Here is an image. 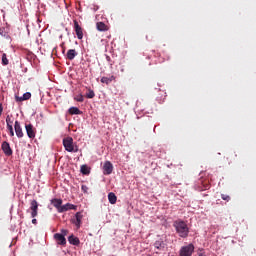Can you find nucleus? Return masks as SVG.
Returning a JSON list of instances; mask_svg holds the SVG:
<instances>
[{
    "label": "nucleus",
    "mask_w": 256,
    "mask_h": 256,
    "mask_svg": "<svg viewBox=\"0 0 256 256\" xmlns=\"http://www.w3.org/2000/svg\"><path fill=\"white\" fill-rule=\"evenodd\" d=\"M81 189H82L83 193H88V191H89V187H87V185H85V184H82Z\"/></svg>",
    "instance_id": "30"
},
{
    "label": "nucleus",
    "mask_w": 256,
    "mask_h": 256,
    "mask_svg": "<svg viewBox=\"0 0 256 256\" xmlns=\"http://www.w3.org/2000/svg\"><path fill=\"white\" fill-rule=\"evenodd\" d=\"M77 55V50L69 49L66 54V59H68V61H73V59H75Z\"/></svg>",
    "instance_id": "13"
},
{
    "label": "nucleus",
    "mask_w": 256,
    "mask_h": 256,
    "mask_svg": "<svg viewBox=\"0 0 256 256\" xmlns=\"http://www.w3.org/2000/svg\"><path fill=\"white\" fill-rule=\"evenodd\" d=\"M7 130L9 131L10 137H15V131H13V125H6Z\"/></svg>",
    "instance_id": "24"
},
{
    "label": "nucleus",
    "mask_w": 256,
    "mask_h": 256,
    "mask_svg": "<svg viewBox=\"0 0 256 256\" xmlns=\"http://www.w3.org/2000/svg\"><path fill=\"white\" fill-rule=\"evenodd\" d=\"M96 27L98 31H107V25H105L103 22H98Z\"/></svg>",
    "instance_id": "21"
},
{
    "label": "nucleus",
    "mask_w": 256,
    "mask_h": 256,
    "mask_svg": "<svg viewBox=\"0 0 256 256\" xmlns=\"http://www.w3.org/2000/svg\"><path fill=\"white\" fill-rule=\"evenodd\" d=\"M3 115V104L0 103V116Z\"/></svg>",
    "instance_id": "32"
},
{
    "label": "nucleus",
    "mask_w": 256,
    "mask_h": 256,
    "mask_svg": "<svg viewBox=\"0 0 256 256\" xmlns=\"http://www.w3.org/2000/svg\"><path fill=\"white\" fill-rule=\"evenodd\" d=\"M77 211V206L71 204V203H67L65 205H62V208H60V213H65V211Z\"/></svg>",
    "instance_id": "12"
},
{
    "label": "nucleus",
    "mask_w": 256,
    "mask_h": 256,
    "mask_svg": "<svg viewBox=\"0 0 256 256\" xmlns=\"http://www.w3.org/2000/svg\"><path fill=\"white\" fill-rule=\"evenodd\" d=\"M64 149L68 151V153H77V149L75 150V146H73V138L67 137L63 139Z\"/></svg>",
    "instance_id": "2"
},
{
    "label": "nucleus",
    "mask_w": 256,
    "mask_h": 256,
    "mask_svg": "<svg viewBox=\"0 0 256 256\" xmlns=\"http://www.w3.org/2000/svg\"><path fill=\"white\" fill-rule=\"evenodd\" d=\"M86 97L87 99H93V97H95V92L93 90H89Z\"/></svg>",
    "instance_id": "27"
},
{
    "label": "nucleus",
    "mask_w": 256,
    "mask_h": 256,
    "mask_svg": "<svg viewBox=\"0 0 256 256\" xmlns=\"http://www.w3.org/2000/svg\"><path fill=\"white\" fill-rule=\"evenodd\" d=\"M30 210H31V217L33 219H35V217H37L38 211H39V203L37 202V200H32L30 202Z\"/></svg>",
    "instance_id": "4"
},
{
    "label": "nucleus",
    "mask_w": 256,
    "mask_h": 256,
    "mask_svg": "<svg viewBox=\"0 0 256 256\" xmlns=\"http://www.w3.org/2000/svg\"><path fill=\"white\" fill-rule=\"evenodd\" d=\"M116 77L115 76H110V77H102L101 78V83H104L105 85H111V83H113V81H115Z\"/></svg>",
    "instance_id": "15"
},
{
    "label": "nucleus",
    "mask_w": 256,
    "mask_h": 256,
    "mask_svg": "<svg viewBox=\"0 0 256 256\" xmlns=\"http://www.w3.org/2000/svg\"><path fill=\"white\" fill-rule=\"evenodd\" d=\"M173 227L175 228L176 233L179 235V237H182V239L189 237V226H187L185 221L176 220L173 223Z\"/></svg>",
    "instance_id": "1"
},
{
    "label": "nucleus",
    "mask_w": 256,
    "mask_h": 256,
    "mask_svg": "<svg viewBox=\"0 0 256 256\" xmlns=\"http://www.w3.org/2000/svg\"><path fill=\"white\" fill-rule=\"evenodd\" d=\"M107 61H111V57L107 56L106 57Z\"/></svg>",
    "instance_id": "35"
},
{
    "label": "nucleus",
    "mask_w": 256,
    "mask_h": 256,
    "mask_svg": "<svg viewBox=\"0 0 256 256\" xmlns=\"http://www.w3.org/2000/svg\"><path fill=\"white\" fill-rule=\"evenodd\" d=\"M193 251H195V246H193V244L183 246L180 249V256H191L193 255Z\"/></svg>",
    "instance_id": "3"
},
{
    "label": "nucleus",
    "mask_w": 256,
    "mask_h": 256,
    "mask_svg": "<svg viewBox=\"0 0 256 256\" xmlns=\"http://www.w3.org/2000/svg\"><path fill=\"white\" fill-rule=\"evenodd\" d=\"M6 125H13V119H11L10 115L6 116Z\"/></svg>",
    "instance_id": "28"
},
{
    "label": "nucleus",
    "mask_w": 256,
    "mask_h": 256,
    "mask_svg": "<svg viewBox=\"0 0 256 256\" xmlns=\"http://www.w3.org/2000/svg\"><path fill=\"white\" fill-rule=\"evenodd\" d=\"M54 239L58 245H67V239L59 233L54 234Z\"/></svg>",
    "instance_id": "10"
},
{
    "label": "nucleus",
    "mask_w": 256,
    "mask_h": 256,
    "mask_svg": "<svg viewBox=\"0 0 256 256\" xmlns=\"http://www.w3.org/2000/svg\"><path fill=\"white\" fill-rule=\"evenodd\" d=\"M68 242L70 243V245H79L81 243V241L75 237V235H71L68 237Z\"/></svg>",
    "instance_id": "16"
},
{
    "label": "nucleus",
    "mask_w": 256,
    "mask_h": 256,
    "mask_svg": "<svg viewBox=\"0 0 256 256\" xmlns=\"http://www.w3.org/2000/svg\"><path fill=\"white\" fill-rule=\"evenodd\" d=\"M80 171H81L82 175H89V173H91V171H89V167L87 165H82L80 168Z\"/></svg>",
    "instance_id": "22"
},
{
    "label": "nucleus",
    "mask_w": 256,
    "mask_h": 256,
    "mask_svg": "<svg viewBox=\"0 0 256 256\" xmlns=\"http://www.w3.org/2000/svg\"><path fill=\"white\" fill-rule=\"evenodd\" d=\"M74 99L78 103H83V101H85V98L83 97V94H79V95L75 96Z\"/></svg>",
    "instance_id": "25"
},
{
    "label": "nucleus",
    "mask_w": 256,
    "mask_h": 256,
    "mask_svg": "<svg viewBox=\"0 0 256 256\" xmlns=\"http://www.w3.org/2000/svg\"><path fill=\"white\" fill-rule=\"evenodd\" d=\"M0 35L5 39H9V33L7 32V30H5V27L0 28Z\"/></svg>",
    "instance_id": "23"
},
{
    "label": "nucleus",
    "mask_w": 256,
    "mask_h": 256,
    "mask_svg": "<svg viewBox=\"0 0 256 256\" xmlns=\"http://www.w3.org/2000/svg\"><path fill=\"white\" fill-rule=\"evenodd\" d=\"M204 189L205 190L209 189V184L204 185Z\"/></svg>",
    "instance_id": "34"
},
{
    "label": "nucleus",
    "mask_w": 256,
    "mask_h": 256,
    "mask_svg": "<svg viewBox=\"0 0 256 256\" xmlns=\"http://www.w3.org/2000/svg\"><path fill=\"white\" fill-rule=\"evenodd\" d=\"M2 65H9V59H7V54L2 55Z\"/></svg>",
    "instance_id": "26"
},
{
    "label": "nucleus",
    "mask_w": 256,
    "mask_h": 256,
    "mask_svg": "<svg viewBox=\"0 0 256 256\" xmlns=\"http://www.w3.org/2000/svg\"><path fill=\"white\" fill-rule=\"evenodd\" d=\"M14 130L18 139H23L25 134L23 133V128L21 127V123L17 120L14 123Z\"/></svg>",
    "instance_id": "5"
},
{
    "label": "nucleus",
    "mask_w": 256,
    "mask_h": 256,
    "mask_svg": "<svg viewBox=\"0 0 256 256\" xmlns=\"http://www.w3.org/2000/svg\"><path fill=\"white\" fill-rule=\"evenodd\" d=\"M75 219L73 221L74 225H76L77 229H79L81 227V219H83V214L81 212H77L75 214Z\"/></svg>",
    "instance_id": "14"
},
{
    "label": "nucleus",
    "mask_w": 256,
    "mask_h": 256,
    "mask_svg": "<svg viewBox=\"0 0 256 256\" xmlns=\"http://www.w3.org/2000/svg\"><path fill=\"white\" fill-rule=\"evenodd\" d=\"M31 97V93L30 92H26L23 94L22 97L16 96V101H29V98Z\"/></svg>",
    "instance_id": "17"
},
{
    "label": "nucleus",
    "mask_w": 256,
    "mask_h": 256,
    "mask_svg": "<svg viewBox=\"0 0 256 256\" xmlns=\"http://www.w3.org/2000/svg\"><path fill=\"white\" fill-rule=\"evenodd\" d=\"M74 31L76 33L77 39H83V28H81L77 20H74Z\"/></svg>",
    "instance_id": "8"
},
{
    "label": "nucleus",
    "mask_w": 256,
    "mask_h": 256,
    "mask_svg": "<svg viewBox=\"0 0 256 256\" xmlns=\"http://www.w3.org/2000/svg\"><path fill=\"white\" fill-rule=\"evenodd\" d=\"M32 223H33V225H37V219H32Z\"/></svg>",
    "instance_id": "33"
},
{
    "label": "nucleus",
    "mask_w": 256,
    "mask_h": 256,
    "mask_svg": "<svg viewBox=\"0 0 256 256\" xmlns=\"http://www.w3.org/2000/svg\"><path fill=\"white\" fill-rule=\"evenodd\" d=\"M108 200H109V203H111V205H115V203H117V196L115 195V193L110 192L108 194Z\"/></svg>",
    "instance_id": "19"
},
{
    "label": "nucleus",
    "mask_w": 256,
    "mask_h": 256,
    "mask_svg": "<svg viewBox=\"0 0 256 256\" xmlns=\"http://www.w3.org/2000/svg\"><path fill=\"white\" fill-rule=\"evenodd\" d=\"M221 199H223V201H231V196L227 194H221Z\"/></svg>",
    "instance_id": "29"
},
{
    "label": "nucleus",
    "mask_w": 256,
    "mask_h": 256,
    "mask_svg": "<svg viewBox=\"0 0 256 256\" xmlns=\"http://www.w3.org/2000/svg\"><path fill=\"white\" fill-rule=\"evenodd\" d=\"M51 203L55 207V209H57L58 213H60L61 208L63 206V200L54 198V199L51 200Z\"/></svg>",
    "instance_id": "11"
},
{
    "label": "nucleus",
    "mask_w": 256,
    "mask_h": 256,
    "mask_svg": "<svg viewBox=\"0 0 256 256\" xmlns=\"http://www.w3.org/2000/svg\"><path fill=\"white\" fill-rule=\"evenodd\" d=\"M68 113L70 115H81V110H79V108L77 107H71L69 110H68Z\"/></svg>",
    "instance_id": "20"
},
{
    "label": "nucleus",
    "mask_w": 256,
    "mask_h": 256,
    "mask_svg": "<svg viewBox=\"0 0 256 256\" xmlns=\"http://www.w3.org/2000/svg\"><path fill=\"white\" fill-rule=\"evenodd\" d=\"M25 129L29 139H35L36 131L35 127H33V124H26Z\"/></svg>",
    "instance_id": "7"
},
{
    "label": "nucleus",
    "mask_w": 256,
    "mask_h": 256,
    "mask_svg": "<svg viewBox=\"0 0 256 256\" xmlns=\"http://www.w3.org/2000/svg\"><path fill=\"white\" fill-rule=\"evenodd\" d=\"M1 149L4 155H7V157H11V155H13V149H11V145H9V142L4 141L1 145Z\"/></svg>",
    "instance_id": "6"
},
{
    "label": "nucleus",
    "mask_w": 256,
    "mask_h": 256,
    "mask_svg": "<svg viewBox=\"0 0 256 256\" xmlns=\"http://www.w3.org/2000/svg\"><path fill=\"white\" fill-rule=\"evenodd\" d=\"M60 235H63V237H67V235H69V230L62 229Z\"/></svg>",
    "instance_id": "31"
},
{
    "label": "nucleus",
    "mask_w": 256,
    "mask_h": 256,
    "mask_svg": "<svg viewBox=\"0 0 256 256\" xmlns=\"http://www.w3.org/2000/svg\"><path fill=\"white\" fill-rule=\"evenodd\" d=\"M104 175H111L113 173V164L110 161H106L103 166Z\"/></svg>",
    "instance_id": "9"
},
{
    "label": "nucleus",
    "mask_w": 256,
    "mask_h": 256,
    "mask_svg": "<svg viewBox=\"0 0 256 256\" xmlns=\"http://www.w3.org/2000/svg\"><path fill=\"white\" fill-rule=\"evenodd\" d=\"M154 247L159 251H163V249H165V242H163L162 240H158L154 243Z\"/></svg>",
    "instance_id": "18"
}]
</instances>
